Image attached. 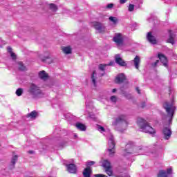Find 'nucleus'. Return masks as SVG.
Wrapping results in <instances>:
<instances>
[{"label":"nucleus","mask_w":177,"mask_h":177,"mask_svg":"<svg viewBox=\"0 0 177 177\" xmlns=\"http://www.w3.org/2000/svg\"><path fill=\"white\" fill-rule=\"evenodd\" d=\"M124 81H125V75L123 73H120L116 77L115 82L117 84H122Z\"/></svg>","instance_id":"obj_17"},{"label":"nucleus","mask_w":177,"mask_h":177,"mask_svg":"<svg viewBox=\"0 0 177 177\" xmlns=\"http://www.w3.org/2000/svg\"><path fill=\"white\" fill-rule=\"evenodd\" d=\"M48 9L51 10L52 12H57L58 7L55 3H49L48 4Z\"/></svg>","instance_id":"obj_24"},{"label":"nucleus","mask_w":177,"mask_h":177,"mask_svg":"<svg viewBox=\"0 0 177 177\" xmlns=\"http://www.w3.org/2000/svg\"><path fill=\"white\" fill-rule=\"evenodd\" d=\"M37 117H38V112L37 111H32L27 115V118H30V120H35Z\"/></svg>","instance_id":"obj_22"},{"label":"nucleus","mask_w":177,"mask_h":177,"mask_svg":"<svg viewBox=\"0 0 177 177\" xmlns=\"http://www.w3.org/2000/svg\"><path fill=\"white\" fill-rule=\"evenodd\" d=\"M109 20L110 21H112L113 24H117V23L118 22V19H117V18L114 17H110Z\"/></svg>","instance_id":"obj_32"},{"label":"nucleus","mask_w":177,"mask_h":177,"mask_svg":"<svg viewBox=\"0 0 177 177\" xmlns=\"http://www.w3.org/2000/svg\"><path fill=\"white\" fill-rule=\"evenodd\" d=\"M62 51L65 55H70L71 53V48L70 46L63 47Z\"/></svg>","instance_id":"obj_26"},{"label":"nucleus","mask_w":177,"mask_h":177,"mask_svg":"<svg viewBox=\"0 0 177 177\" xmlns=\"http://www.w3.org/2000/svg\"><path fill=\"white\" fill-rule=\"evenodd\" d=\"M41 60L45 63H48V64H50V63H52V59H50L49 56H46V57H44V58H41Z\"/></svg>","instance_id":"obj_28"},{"label":"nucleus","mask_w":177,"mask_h":177,"mask_svg":"<svg viewBox=\"0 0 177 177\" xmlns=\"http://www.w3.org/2000/svg\"><path fill=\"white\" fill-rule=\"evenodd\" d=\"M158 59L160 60L165 67H168V59H167V57L162 54H158Z\"/></svg>","instance_id":"obj_15"},{"label":"nucleus","mask_w":177,"mask_h":177,"mask_svg":"<svg viewBox=\"0 0 177 177\" xmlns=\"http://www.w3.org/2000/svg\"><path fill=\"white\" fill-rule=\"evenodd\" d=\"M113 6H114V5L113 3H109L106 6V8L108 9H111L113 8Z\"/></svg>","instance_id":"obj_41"},{"label":"nucleus","mask_w":177,"mask_h":177,"mask_svg":"<svg viewBox=\"0 0 177 177\" xmlns=\"http://www.w3.org/2000/svg\"><path fill=\"white\" fill-rule=\"evenodd\" d=\"M138 148L131 146L129 145H127L126 146V149L123 151L122 155L124 157H126L127 158H129V157L132 156V154L135 153V150H136Z\"/></svg>","instance_id":"obj_6"},{"label":"nucleus","mask_w":177,"mask_h":177,"mask_svg":"<svg viewBox=\"0 0 177 177\" xmlns=\"http://www.w3.org/2000/svg\"><path fill=\"white\" fill-rule=\"evenodd\" d=\"M7 49H8V52L9 53H10V54H11V53H13V52L12 51V48H10V47L8 46V47L7 48Z\"/></svg>","instance_id":"obj_42"},{"label":"nucleus","mask_w":177,"mask_h":177,"mask_svg":"<svg viewBox=\"0 0 177 177\" xmlns=\"http://www.w3.org/2000/svg\"><path fill=\"white\" fill-rule=\"evenodd\" d=\"M18 68L20 70V71H26V66L23 64L21 62H18Z\"/></svg>","instance_id":"obj_27"},{"label":"nucleus","mask_w":177,"mask_h":177,"mask_svg":"<svg viewBox=\"0 0 177 177\" xmlns=\"http://www.w3.org/2000/svg\"><path fill=\"white\" fill-rule=\"evenodd\" d=\"M95 164H96L95 161H88L86 162V167H88L87 168H89V167H91V165H95Z\"/></svg>","instance_id":"obj_35"},{"label":"nucleus","mask_w":177,"mask_h":177,"mask_svg":"<svg viewBox=\"0 0 177 177\" xmlns=\"http://www.w3.org/2000/svg\"><path fill=\"white\" fill-rule=\"evenodd\" d=\"M169 37L167 40V42H169V44H171V45H174L175 44L176 35L172 33V30H169Z\"/></svg>","instance_id":"obj_18"},{"label":"nucleus","mask_w":177,"mask_h":177,"mask_svg":"<svg viewBox=\"0 0 177 177\" xmlns=\"http://www.w3.org/2000/svg\"><path fill=\"white\" fill-rule=\"evenodd\" d=\"M76 128L79 129L80 131H86V126H85L84 124L77 122L75 124Z\"/></svg>","instance_id":"obj_23"},{"label":"nucleus","mask_w":177,"mask_h":177,"mask_svg":"<svg viewBox=\"0 0 177 177\" xmlns=\"http://www.w3.org/2000/svg\"><path fill=\"white\" fill-rule=\"evenodd\" d=\"M105 172H106V174H107V175L109 176H111V175H113V171H111V168L106 169H105Z\"/></svg>","instance_id":"obj_34"},{"label":"nucleus","mask_w":177,"mask_h":177,"mask_svg":"<svg viewBox=\"0 0 177 177\" xmlns=\"http://www.w3.org/2000/svg\"><path fill=\"white\" fill-rule=\"evenodd\" d=\"M158 177H172V168L167 169V171L160 170L158 174Z\"/></svg>","instance_id":"obj_11"},{"label":"nucleus","mask_w":177,"mask_h":177,"mask_svg":"<svg viewBox=\"0 0 177 177\" xmlns=\"http://www.w3.org/2000/svg\"><path fill=\"white\" fill-rule=\"evenodd\" d=\"M48 77L49 76L48 75V73H46L45 71H41L39 73V77L40 80H42L43 81H46Z\"/></svg>","instance_id":"obj_19"},{"label":"nucleus","mask_w":177,"mask_h":177,"mask_svg":"<svg viewBox=\"0 0 177 177\" xmlns=\"http://www.w3.org/2000/svg\"><path fill=\"white\" fill-rule=\"evenodd\" d=\"M134 66L137 70H139V65L140 64V57L136 55L133 60Z\"/></svg>","instance_id":"obj_21"},{"label":"nucleus","mask_w":177,"mask_h":177,"mask_svg":"<svg viewBox=\"0 0 177 177\" xmlns=\"http://www.w3.org/2000/svg\"><path fill=\"white\" fill-rule=\"evenodd\" d=\"M113 40V42L117 45L118 48L124 46V37L121 33H115Z\"/></svg>","instance_id":"obj_7"},{"label":"nucleus","mask_w":177,"mask_h":177,"mask_svg":"<svg viewBox=\"0 0 177 177\" xmlns=\"http://www.w3.org/2000/svg\"><path fill=\"white\" fill-rule=\"evenodd\" d=\"M10 56L13 60H16V54L15 53H11Z\"/></svg>","instance_id":"obj_40"},{"label":"nucleus","mask_w":177,"mask_h":177,"mask_svg":"<svg viewBox=\"0 0 177 177\" xmlns=\"http://www.w3.org/2000/svg\"><path fill=\"white\" fill-rule=\"evenodd\" d=\"M171 88H169V95H171Z\"/></svg>","instance_id":"obj_48"},{"label":"nucleus","mask_w":177,"mask_h":177,"mask_svg":"<svg viewBox=\"0 0 177 177\" xmlns=\"http://www.w3.org/2000/svg\"><path fill=\"white\" fill-rule=\"evenodd\" d=\"M113 64H114V62H110L109 64H101L99 65V70L104 72L103 73H101V77L104 75V71L106 70V67H107V66H113Z\"/></svg>","instance_id":"obj_16"},{"label":"nucleus","mask_w":177,"mask_h":177,"mask_svg":"<svg viewBox=\"0 0 177 177\" xmlns=\"http://www.w3.org/2000/svg\"><path fill=\"white\" fill-rule=\"evenodd\" d=\"M135 9V6L133 4H129V12H133Z\"/></svg>","instance_id":"obj_36"},{"label":"nucleus","mask_w":177,"mask_h":177,"mask_svg":"<svg viewBox=\"0 0 177 177\" xmlns=\"http://www.w3.org/2000/svg\"><path fill=\"white\" fill-rule=\"evenodd\" d=\"M108 151L109 154L111 157H113L114 156V153H115V140H114V136L113 134L110 133L109 136L108 137Z\"/></svg>","instance_id":"obj_5"},{"label":"nucleus","mask_w":177,"mask_h":177,"mask_svg":"<svg viewBox=\"0 0 177 177\" xmlns=\"http://www.w3.org/2000/svg\"><path fill=\"white\" fill-rule=\"evenodd\" d=\"M28 93L32 99H41L45 96V93L41 89V87L34 83H31L28 88Z\"/></svg>","instance_id":"obj_2"},{"label":"nucleus","mask_w":177,"mask_h":177,"mask_svg":"<svg viewBox=\"0 0 177 177\" xmlns=\"http://www.w3.org/2000/svg\"><path fill=\"white\" fill-rule=\"evenodd\" d=\"M94 177H108V176L104 174H95Z\"/></svg>","instance_id":"obj_39"},{"label":"nucleus","mask_w":177,"mask_h":177,"mask_svg":"<svg viewBox=\"0 0 177 177\" xmlns=\"http://www.w3.org/2000/svg\"><path fill=\"white\" fill-rule=\"evenodd\" d=\"M97 131H99V132H100L101 133H104V132H106V129H104V127H103L101 125H97Z\"/></svg>","instance_id":"obj_30"},{"label":"nucleus","mask_w":177,"mask_h":177,"mask_svg":"<svg viewBox=\"0 0 177 177\" xmlns=\"http://www.w3.org/2000/svg\"><path fill=\"white\" fill-rule=\"evenodd\" d=\"M92 26L100 33L104 32V31L106 30V26H104V24L100 22L94 21L92 23Z\"/></svg>","instance_id":"obj_8"},{"label":"nucleus","mask_w":177,"mask_h":177,"mask_svg":"<svg viewBox=\"0 0 177 177\" xmlns=\"http://www.w3.org/2000/svg\"><path fill=\"white\" fill-rule=\"evenodd\" d=\"M139 150H142V149L139 148Z\"/></svg>","instance_id":"obj_52"},{"label":"nucleus","mask_w":177,"mask_h":177,"mask_svg":"<svg viewBox=\"0 0 177 177\" xmlns=\"http://www.w3.org/2000/svg\"><path fill=\"white\" fill-rule=\"evenodd\" d=\"M70 162H74V160L71 159Z\"/></svg>","instance_id":"obj_49"},{"label":"nucleus","mask_w":177,"mask_h":177,"mask_svg":"<svg viewBox=\"0 0 177 177\" xmlns=\"http://www.w3.org/2000/svg\"><path fill=\"white\" fill-rule=\"evenodd\" d=\"M95 75H96V71H94L91 75L92 82H93L94 86H96V79L95 78Z\"/></svg>","instance_id":"obj_29"},{"label":"nucleus","mask_w":177,"mask_h":177,"mask_svg":"<svg viewBox=\"0 0 177 177\" xmlns=\"http://www.w3.org/2000/svg\"><path fill=\"white\" fill-rule=\"evenodd\" d=\"M92 175V169L91 167H86L83 171V176L84 177H91Z\"/></svg>","instance_id":"obj_20"},{"label":"nucleus","mask_w":177,"mask_h":177,"mask_svg":"<svg viewBox=\"0 0 177 177\" xmlns=\"http://www.w3.org/2000/svg\"><path fill=\"white\" fill-rule=\"evenodd\" d=\"M172 135V131L171 130V127H164L162 129V136L165 140H169L171 139V136Z\"/></svg>","instance_id":"obj_9"},{"label":"nucleus","mask_w":177,"mask_h":177,"mask_svg":"<svg viewBox=\"0 0 177 177\" xmlns=\"http://www.w3.org/2000/svg\"><path fill=\"white\" fill-rule=\"evenodd\" d=\"M16 161H17V155L14 156L11 160V164L12 166H15V164H16Z\"/></svg>","instance_id":"obj_33"},{"label":"nucleus","mask_w":177,"mask_h":177,"mask_svg":"<svg viewBox=\"0 0 177 177\" xmlns=\"http://www.w3.org/2000/svg\"><path fill=\"white\" fill-rule=\"evenodd\" d=\"M164 109L166 110V113H167V117L169 119V124L172 123V118H174V113H175V105L174 104V100L171 102H166L163 104Z\"/></svg>","instance_id":"obj_4"},{"label":"nucleus","mask_w":177,"mask_h":177,"mask_svg":"<svg viewBox=\"0 0 177 177\" xmlns=\"http://www.w3.org/2000/svg\"><path fill=\"white\" fill-rule=\"evenodd\" d=\"M128 125H129V122H128V117L125 114H119L112 122V127L114 129L121 133L125 132L128 129Z\"/></svg>","instance_id":"obj_1"},{"label":"nucleus","mask_w":177,"mask_h":177,"mask_svg":"<svg viewBox=\"0 0 177 177\" xmlns=\"http://www.w3.org/2000/svg\"><path fill=\"white\" fill-rule=\"evenodd\" d=\"M93 102H89V101H86V110L87 111V113H88V115L90 117V118H93V115L91 114V111H92V110H93Z\"/></svg>","instance_id":"obj_12"},{"label":"nucleus","mask_w":177,"mask_h":177,"mask_svg":"<svg viewBox=\"0 0 177 177\" xmlns=\"http://www.w3.org/2000/svg\"><path fill=\"white\" fill-rule=\"evenodd\" d=\"M112 92H113V93H115V92H117V89L113 88V89L112 90Z\"/></svg>","instance_id":"obj_47"},{"label":"nucleus","mask_w":177,"mask_h":177,"mask_svg":"<svg viewBox=\"0 0 177 177\" xmlns=\"http://www.w3.org/2000/svg\"><path fill=\"white\" fill-rule=\"evenodd\" d=\"M115 62L117 64L121 66L122 67H125V66H127V62L122 60V58H121V55L120 54H117L115 56Z\"/></svg>","instance_id":"obj_13"},{"label":"nucleus","mask_w":177,"mask_h":177,"mask_svg":"<svg viewBox=\"0 0 177 177\" xmlns=\"http://www.w3.org/2000/svg\"><path fill=\"white\" fill-rule=\"evenodd\" d=\"M23 92H24L23 88H19L16 91L15 93L17 96H21V95H23Z\"/></svg>","instance_id":"obj_31"},{"label":"nucleus","mask_w":177,"mask_h":177,"mask_svg":"<svg viewBox=\"0 0 177 177\" xmlns=\"http://www.w3.org/2000/svg\"><path fill=\"white\" fill-rule=\"evenodd\" d=\"M110 99L113 103H115L117 102V97L115 95L111 96Z\"/></svg>","instance_id":"obj_37"},{"label":"nucleus","mask_w":177,"mask_h":177,"mask_svg":"<svg viewBox=\"0 0 177 177\" xmlns=\"http://www.w3.org/2000/svg\"><path fill=\"white\" fill-rule=\"evenodd\" d=\"M137 124L140 129H142V132L149 133L150 135L156 133V130H154V129L150 126V124H149L147 121L145 120V119L138 118L137 119Z\"/></svg>","instance_id":"obj_3"},{"label":"nucleus","mask_w":177,"mask_h":177,"mask_svg":"<svg viewBox=\"0 0 177 177\" xmlns=\"http://www.w3.org/2000/svg\"><path fill=\"white\" fill-rule=\"evenodd\" d=\"M147 39L149 41L152 45H156L157 44V39H156V37L153 36L151 35V32H149L147 35Z\"/></svg>","instance_id":"obj_14"},{"label":"nucleus","mask_w":177,"mask_h":177,"mask_svg":"<svg viewBox=\"0 0 177 177\" xmlns=\"http://www.w3.org/2000/svg\"><path fill=\"white\" fill-rule=\"evenodd\" d=\"M102 99H105V97L104 96H102V95H99V98H98V100H102Z\"/></svg>","instance_id":"obj_43"},{"label":"nucleus","mask_w":177,"mask_h":177,"mask_svg":"<svg viewBox=\"0 0 177 177\" xmlns=\"http://www.w3.org/2000/svg\"><path fill=\"white\" fill-rule=\"evenodd\" d=\"M136 89L138 93L140 94V90L139 89V87H136Z\"/></svg>","instance_id":"obj_45"},{"label":"nucleus","mask_w":177,"mask_h":177,"mask_svg":"<svg viewBox=\"0 0 177 177\" xmlns=\"http://www.w3.org/2000/svg\"><path fill=\"white\" fill-rule=\"evenodd\" d=\"M160 62V61H159L158 59H156L154 63H152V64H151L152 67H157V64H158V62Z\"/></svg>","instance_id":"obj_38"},{"label":"nucleus","mask_w":177,"mask_h":177,"mask_svg":"<svg viewBox=\"0 0 177 177\" xmlns=\"http://www.w3.org/2000/svg\"><path fill=\"white\" fill-rule=\"evenodd\" d=\"M127 3V0H120V3L124 4Z\"/></svg>","instance_id":"obj_44"},{"label":"nucleus","mask_w":177,"mask_h":177,"mask_svg":"<svg viewBox=\"0 0 177 177\" xmlns=\"http://www.w3.org/2000/svg\"><path fill=\"white\" fill-rule=\"evenodd\" d=\"M28 153L29 154H34V151H29Z\"/></svg>","instance_id":"obj_46"},{"label":"nucleus","mask_w":177,"mask_h":177,"mask_svg":"<svg viewBox=\"0 0 177 177\" xmlns=\"http://www.w3.org/2000/svg\"><path fill=\"white\" fill-rule=\"evenodd\" d=\"M74 136H75V138H77V134H75Z\"/></svg>","instance_id":"obj_51"},{"label":"nucleus","mask_w":177,"mask_h":177,"mask_svg":"<svg viewBox=\"0 0 177 177\" xmlns=\"http://www.w3.org/2000/svg\"><path fill=\"white\" fill-rule=\"evenodd\" d=\"M123 177H129V175H126L125 176H123Z\"/></svg>","instance_id":"obj_50"},{"label":"nucleus","mask_w":177,"mask_h":177,"mask_svg":"<svg viewBox=\"0 0 177 177\" xmlns=\"http://www.w3.org/2000/svg\"><path fill=\"white\" fill-rule=\"evenodd\" d=\"M69 174H77V166L74 163H64Z\"/></svg>","instance_id":"obj_10"},{"label":"nucleus","mask_w":177,"mask_h":177,"mask_svg":"<svg viewBox=\"0 0 177 177\" xmlns=\"http://www.w3.org/2000/svg\"><path fill=\"white\" fill-rule=\"evenodd\" d=\"M102 167H104V168H105V169H109L111 168V164L110 163V162L109 160H104V162L102 163Z\"/></svg>","instance_id":"obj_25"}]
</instances>
